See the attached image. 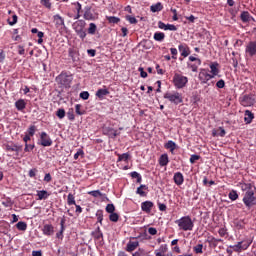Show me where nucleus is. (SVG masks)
<instances>
[{
  "label": "nucleus",
  "instance_id": "nucleus-1",
  "mask_svg": "<svg viewBox=\"0 0 256 256\" xmlns=\"http://www.w3.org/2000/svg\"><path fill=\"white\" fill-rule=\"evenodd\" d=\"M242 191H245L244 197L242 199L245 207L251 209L255 205V187L251 183H244L241 185Z\"/></svg>",
  "mask_w": 256,
  "mask_h": 256
},
{
  "label": "nucleus",
  "instance_id": "nucleus-2",
  "mask_svg": "<svg viewBox=\"0 0 256 256\" xmlns=\"http://www.w3.org/2000/svg\"><path fill=\"white\" fill-rule=\"evenodd\" d=\"M175 224L178 225L180 231H193L195 223L191 219V216H183L178 220H175Z\"/></svg>",
  "mask_w": 256,
  "mask_h": 256
},
{
  "label": "nucleus",
  "instance_id": "nucleus-3",
  "mask_svg": "<svg viewBox=\"0 0 256 256\" xmlns=\"http://www.w3.org/2000/svg\"><path fill=\"white\" fill-rule=\"evenodd\" d=\"M73 82V76L67 74V72H62L56 77V83L60 85L63 89H69L71 87V83Z\"/></svg>",
  "mask_w": 256,
  "mask_h": 256
},
{
  "label": "nucleus",
  "instance_id": "nucleus-4",
  "mask_svg": "<svg viewBox=\"0 0 256 256\" xmlns=\"http://www.w3.org/2000/svg\"><path fill=\"white\" fill-rule=\"evenodd\" d=\"M85 25H87L85 23V20H78L74 22L72 25L75 33L78 35L80 39H82V41L83 39H85V37H87V32L85 31Z\"/></svg>",
  "mask_w": 256,
  "mask_h": 256
},
{
  "label": "nucleus",
  "instance_id": "nucleus-5",
  "mask_svg": "<svg viewBox=\"0 0 256 256\" xmlns=\"http://www.w3.org/2000/svg\"><path fill=\"white\" fill-rule=\"evenodd\" d=\"M253 241L251 240H242L237 242L235 245H230V249L233 253H242V251H247L248 247H251Z\"/></svg>",
  "mask_w": 256,
  "mask_h": 256
},
{
  "label": "nucleus",
  "instance_id": "nucleus-6",
  "mask_svg": "<svg viewBox=\"0 0 256 256\" xmlns=\"http://www.w3.org/2000/svg\"><path fill=\"white\" fill-rule=\"evenodd\" d=\"M187 83H189V78L183 76V74L175 73L173 76V85L176 89H183Z\"/></svg>",
  "mask_w": 256,
  "mask_h": 256
},
{
  "label": "nucleus",
  "instance_id": "nucleus-7",
  "mask_svg": "<svg viewBox=\"0 0 256 256\" xmlns=\"http://www.w3.org/2000/svg\"><path fill=\"white\" fill-rule=\"evenodd\" d=\"M3 147L7 153H16V155H19L23 151V145L15 144L13 141L5 143Z\"/></svg>",
  "mask_w": 256,
  "mask_h": 256
},
{
  "label": "nucleus",
  "instance_id": "nucleus-8",
  "mask_svg": "<svg viewBox=\"0 0 256 256\" xmlns=\"http://www.w3.org/2000/svg\"><path fill=\"white\" fill-rule=\"evenodd\" d=\"M164 99H168L170 103H173L174 105H179L183 103V96L179 92H167L164 94Z\"/></svg>",
  "mask_w": 256,
  "mask_h": 256
},
{
  "label": "nucleus",
  "instance_id": "nucleus-9",
  "mask_svg": "<svg viewBox=\"0 0 256 256\" xmlns=\"http://www.w3.org/2000/svg\"><path fill=\"white\" fill-rule=\"evenodd\" d=\"M256 55V41H250L245 46V57H255Z\"/></svg>",
  "mask_w": 256,
  "mask_h": 256
},
{
  "label": "nucleus",
  "instance_id": "nucleus-10",
  "mask_svg": "<svg viewBox=\"0 0 256 256\" xmlns=\"http://www.w3.org/2000/svg\"><path fill=\"white\" fill-rule=\"evenodd\" d=\"M240 103L243 107H252V105H255V96L252 94L244 95L240 97Z\"/></svg>",
  "mask_w": 256,
  "mask_h": 256
},
{
  "label": "nucleus",
  "instance_id": "nucleus-11",
  "mask_svg": "<svg viewBox=\"0 0 256 256\" xmlns=\"http://www.w3.org/2000/svg\"><path fill=\"white\" fill-rule=\"evenodd\" d=\"M40 145L42 147H51V145H53V140L51 139V136L47 134V132H41Z\"/></svg>",
  "mask_w": 256,
  "mask_h": 256
},
{
  "label": "nucleus",
  "instance_id": "nucleus-12",
  "mask_svg": "<svg viewBox=\"0 0 256 256\" xmlns=\"http://www.w3.org/2000/svg\"><path fill=\"white\" fill-rule=\"evenodd\" d=\"M198 79L201 81V83L205 84L210 81V79H213V76H211L206 69L202 68L198 74Z\"/></svg>",
  "mask_w": 256,
  "mask_h": 256
},
{
  "label": "nucleus",
  "instance_id": "nucleus-13",
  "mask_svg": "<svg viewBox=\"0 0 256 256\" xmlns=\"http://www.w3.org/2000/svg\"><path fill=\"white\" fill-rule=\"evenodd\" d=\"M178 51L180 52L181 57H189L191 55V49L186 43H182L178 46Z\"/></svg>",
  "mask_w": 256,
  "mask_h": 256
},
{
  "label": "nucleus",
  "instance_id": "nucleus-14",
  "mask_svg": "<svg viewBox=\"0 0 256 256\" xmlns=\"http://www.w3.org/2000/svg\"><path fill=\"white\" fill-rule=\"evenodd\" d=\"M42 233L43 235H45L46 237H51L54 235L55 233V227L52 226V224H45L42 227Z\"/></svg>",
  "mask_w": 256,
  "mask_h": 256
},
{
  "label": "nucleus",
  "instance_id": "nucleus-15",
  "mask_svg": "<svg viewBox=\"0 0 256 256\" xmlns=\"http://www.w3.org/2000/svg\"><path fill=\"white\" fill-rule=\"evenodd\" d=\"M53 19H54L55 27L57 29H63V27H65V19H63L61 15L56 14L53 16Z\"/></svg>",
  "mask_w": 256,
  "mask_h": 256
},
{
  "label": "nucleus",
  "instance_id": "nucleus-16",
  "mask_svg": "<svg viewBox=\"0 0 256 256\" xmlns=\"http://www.w3.org/2000/svg\"><path fill=\"white\" fill-rule=\"evenodd\" d=\"M155 207V204L152 201H144L141 203V209L144 213H151V210Z\"/></svg>",
  "mask_w": 256,
  "mask_h": 256
},
{
  "label": "nucleus",
  "instance_id": "nucleus-17",
  "mask_svg": "<svg viewBox=\"0 0 256 256\" xmlns=\"http://www.w3.org/2000/svg\"><path fill=\"white\" fill-rule=\"evenodd\" d=\"M173 181L175 185H178V186L183 185V183H185V177L183 176V173L181 172L174 173Z\"/></svg>",
  "mask_w": 256,
  "mask_h": 256
},
{
  "label": "nucleus",
  "instance_id": "nucleus-18",
  "mask_svg": "<svg viewBox=\"0 0 256 256\" xmlns=\"http://www.w3.org/2000/svg\"><path fill=\"white\" fill-rule=\"evenodd\" d=\"M83 17L86 21H93V19H95V15H93V12L91 11V6L84 7Z\"/></svg>",
  "mask_w": 256,
  "mask_h": 256
},
{
  "label": "nucleus",
  "instance_id": "nucleus-19",
  "mask_svg": "<svg viewBox=\"0 0 256 256\" xmlns=\"http://www.w3.org/2000/svg\"><path fill=\"white\" fill-rule=\"evenodd\" d=\"M147 191H149V186L145 184H141L137 190L136 194L139 195L140 197H146L147 196Z\"/></svg>",
  "mask_w": 256,
  "mask_h": 256
},
{
  "label": "nucleus",
  "instance_id": "nucleus-20",
  "mask_svg": "<svg viewBox=\"0 0 256 256\" xmlns=\"http://www.w3.org/2000/svg\"><path fill=\"white\" fill-rule=\"evenodd\" d=\"M137 247H139V241L130 240L126 245V251L128 253H133Z\"/></svg>",
  "mask_w": 256,
  "mask_h": 256
},
{
  "label": "nucleus",
  "instance_id": "nucleus-21",
  "mask_svg": "<svg viewBox=\"0 0 256 256\" xmlns=\"http://www.w3.org/2000/svg\"><path fill=\"white\" fill-rule=\"evenodd\" d=\"M219 63L214 62L212 64H210V75L211 77H217V75H219Z\"/></svg>",
  "mask_w": 256,
  "mask_h": 256
},
{
  "label": "nucleus",
  "instance_id": "nucleus-22",
  "mask_svg": "<svg viewBox=\"0 0 256 256\" xmlns=\"http://www.w3.org/2000/svg\"><path fill=\"white\" fill-rule=\"evenodd\" d=\"M51 193H48L47 190H37L36 196L38 197V201H43L45 199H49Z\"/></svg>",
  "mask_w": 256,
  "mask_h": 256
},
{
  "label": "nucleus",
  "instance_id": "nucleus-23",
  "mask_svg": "<svg viewBox=\"0 0 256 256\" xmlns=\"http://www.w3.org/2000/svg\"><path fill=\"white\" fill-rule=\"evenodd\" d=\"M165 149H169L172 155H175V149H177V143L172 140H169L165 145Z\"/></svg>",
  "mask_w": 256,
  "mask_h": 256
},
{
  "label": "nucleus",
  "instance_id": "nucleus-24",
  "mask_svg": "<svg viewBox=\"0 0 256 256\" xmlns=\"http://www.w3.org/2000/svg\"><path fill=\"white\" fill-rule=\"evenodd\" d=\"M244 115H245L244 121H245V123H246L247 125H249L250 123H252V122H253V119H255V115H254L251 111H249V110H246V111L244 112Z\"/></svg>",
  "mask_w": 256,
  "mask_h": 256
},
{
  "label": "nucleus",
  "instance_id": "nucleus-25",
  "mask_svg": "<svg viewBox=\"0 0 256 256\" xmlns=\"http://www.w3.org/2000/svg\"><path fill=\"white\" fill-rule=\"evenodd\" d=\"M158 161H159L160 167H167V165H169V155L162 154Z\"/></svg>",
  "mask_w": 256,
  "mask_h": 256
},
{
  "label": "nucleus",
  "instance_id": "nucleus-26",
  "mask_svg": "<svg viewBox=\"0 0 256 256\" xmlns=\"http://www.w3.org/2000/svg\"><path fill=\"white\" fill-rule=\"evenodd\" d=\"M240 19H241L242 23H249V21H251V19H253V17L251 16V14H249L248 11H243L240 15Z\"/></svg>",
  "mask_w": 256,
  "mask_h": 256
},
{
  "label": "nucleus",
  "instance_id": "nucleus-27",
  "mask_svg": "<svg viewBox=\"0 0 256 256\" xmlns=\"http://www.w3.org/2000/svg\"><path fill=\"white\" fill-rule=\"evenodd\" d=\"M15 107L17 111H24V109L27 107V102H25L23 99H19L15 102Z\"/></svg>",
  "mask_w": 256,
  "mask_h": 256
},
{
  "label": "nucleus",
  "instance_id": "nucleus-28",
  "mask_svg": "<svg viewBox=\"0 0 256 256\" xmlns=\"http://www.w3.org/2000/svg\"><path fill=\"white\" fill-rule=\"evenodd\" d=\"M150 11L152 13H159V11H163V4L161 2H158L156 4L151 5Z\"/></svg>",
  "mask_w": 256,
  "mask_h": 256
},
{
  "label": "nucleus",
  "instance_id": "nucleus-29",
  "mask_svg": "<svg viewBox=\"0 0 256 256\" xmlns=\"http://www.w3.org/2000/svg\"><path fill=\"white\" fill-rule=\"evenodd\" d=\"M129 159H131V154H129V152L123 153V154H118L117 163H119L121 161H125V163H129Z\"/></svg>",
  "mask_w": 256,
  "mask_h": 256
},
{
  "label": "nucleus",
  "instance_id": "nucleus-30",
  "mask_svg": "<svg viewBox=\"0 0 256 256\" xmlns=\"http://www.w3.org/2000/svg\"><path fill=\"white\" fill-rule=\"evenodd\" d=\"M106 95H109V90L107 88L98 89L96 91V97H98V99H104V97H106Z\"/></svg>",
  "mask_w": 256,
  "mask_h": 256
},
{
  "label": "nucleus",
  "instance_id": "nucleus-31",
  "mask_svg": "<svg viewBox=\"0 0 256 256\" xmlns=\"http://www.w3.org/2000/svg\"><path fill=\"white\" fill-rule=\"evenodd\" d=\"M167 251H169V247L167 246V244H162L160 245L158 250L154 251L155 256H157V253H161L162 254H166Z\"/></svg>",
  "mask_w": 256,
  "mask_h": 256
},
{
  "label": "nucleus",
  "instance_id": "nucleus-32",
  "mask_svg": "<svg viewBox=\"0 0 256 256\" xmlns=\"http://www.w3.org/2000/svg\"><path fill=\"white\" fill-rule=\"evenodd\" d=\"M92 237L97 239H103V232H101V227H97L95 231L92 232Z\"/></svg>",
  "mask_w": 256,
  "mask_h": 256
},
{
  "label": "nucleus",
  "instance_id": "nucleus-33",
  "mask_svg": "<svg viewBox=\"0 0 256 256\" xmlns=\"http://www.w3.org/2000/svg\"><path fill=\"white\" fill-rule=\"evenodd\" d=\"M130 176L132 179H137L136 183H141L143 181V177L138 172L134 171L130 173Z\"/></svg>",
  "mask_w": 256,
  "mask_h": 256
},
{
  "label": "nucleus",
  "instance_id": "nucleus-34",
  "mask_svg": "<svg viewBox=\"0 0 256 256\" xmlns=\"http://www.w3.org/2000/svg\"><path fill=\"white\" fill-rule=\"evenodd\" d=\"M207 243H209V245L211 247H213L215 249V247H217V245H219V242H217V238L211 236V237H208L207 239Z\"/></svg>",
  "mask_w": 256,
  "mask_h": 256
},
{
  "label": "nucleus",
  "instance_id": "nucleus-35",
  "mask_svg": "<svg viewBox=\"0 0 256 256\" xmlns=\"http://www.w3.org/2000/svg\"><path fill=\"white\" fill-rule=\"evenodd\" d=\"M164 40H165V33H163V32H156L154 34V41L161 42V41H164Z\"/></svg>",
  "mask_w": 256,
  "mask_h": 256
},
{
  "label": "nucleus",
  "instance_id": "nucleus-36",
  "mask_svg": "<svg viewBox=\"0 0 256 256\" xmlns=\"http://www.w3.org/2000/svg\"><path fill=\"white\" fill-rule=\"evenodd\" d=\"M67 205H77V202H75V195H73L72 193H69L67 196Z\"/></svg>",
  "mask_w": 256,
  "mask_h": 256
},
{
  "label": "nucleus",
  "instance_id": "nucleus-37",
  "mask_svg": "<svg viewBox=\"0 0 256 256\" xmlns=\"http://www.w3.org/2000/svg\"><path fill=\"white\" fill-rule=\"evenodd\" d=\"M228 197L231 201H237L239 199V194H237V190H232L229 192Z\"/></svg>",
  "mask_w": 256,
  "mask_h": 256
},
{
  "label": "nucleus",
  "instance_id": "nucleus-38",
  "mask_svg": "<svg viewBox=\"0 0 256 256\" xmlns=\"http://www.w3.org/2000/svg\"><path fill=\"white\" fill-rule=\"evenodd\" d=\"M16 229H18V231H27V224L23 221H20L16 224Z\"/></svg>",
  "mask_w": 256,
  "mask_h": 256
},
{
  "label": "nucleus",
  "instance_id": "nucleus-39",
  "mask_svg": "<svg viewBox=\"0 0 256 256\" xmlns=\"http://www.w3.org/2000/svg\"><path fill=\"white\" fill-rule=\"evenodd\" d=\"M193 251H194V253H196V255H202V253H203V244H198V245L194 246Z\"/></svg>",
  "mask_w": 256,
  "mask_h": 256
},
{
  "label": "nucleus",
  "instance_id": "nucleus-40",
  "mask_svg": "<svg viewBox=\"0 0 256 256\" xmlns=\"http://www.w3.org/2000/svg\"><path fill=\"white\" fill-rule=\"evenodd\" d=\"M96 32H97V25H95V23H90L88 28L89 35H95Z\"/></svg>",
  "mask_w": 256,
  "mask_h": 256
},
{
  "label": "nucleus",
  "instance_id": "nucleus-41",
  "mask_svg": "<svg viewBox=\"0 0 256 256\" xmlns=\"http://www.w3.org/2000/svg\"><path fill=\"white\" fill-rule=\"evenodd\" d=\"M187 67L188 69H191V71L193 73H197L198 69H199V63H195V64H191V63H187Z\"/></svg>",
  "mask_w": 256,
  "mask_h": 256
},
{
  "label": "nucleus",
  "instance_id": "nucleus-42",
  "mask_svg": "<svg viewBox=\"0 0 256 256\" xmlns=\"http://www.w3.org/2000/svg\"><path fill=\"white\" fill-rule=\"evenodd\" d=\"M66 115L69 121H75V111L73 108H70Z\"/></svg>",
  "mask_w": 256,
  "mask_h": 256
},
{
  "label": "nucleus",
  "instance_id": "nucleus-43",
  "mask_svg": "<svg viewBox=\"0 0 256 256\" xmlns=\"http://www.w3.org/2000/svg\"><path fill=\"white\" fill-rule=\"evenodd\" d=\"M79 157H81V159H83V157H85V152L83 151V149H78L77 152L74 154L75 161H77V159H79Z\"/></svg>",
  "mask_w": 256,
  "mask_h": 256
},
{
  "label": "nucleus",
  "instance_id": "nucleus-44",
  "mask_svg": "<svg viewBox=\"0 0 256 256\" xmlns=\"http://www.w3.org/2000/svg\"><path fill=\"white\" fill-rule=\"evenodd\" d=\"M96 217L98 223H100V225H103V210H97Z\"/></svg>",
  "mask_w": 256,
  "mask_h": 256
},
{
  "label": "nucleus",
  "instance_id": "nucleus-45",
  "mask_svg": "<svg viewBox=\"0 0 256 256\" xmlns=\"http://www.w3.org/2000/svg\"><path fill=\"white\" fill-rule=\"evenodd\" d=\"M107 21H108V23L117 24V23H119V21H121V19L116 16H108Z\"/></svg>",
  "mask_w": 256,
  "mask_h": 256
},
{
  "label": "nucleus",
  "instance_id": "nucleus-46",
  "mask_svg": "<svg viewBox=\"0 0 256 256\" xmlns=\"http://www.w3.org/2000/svg\"><path fill=\"white\" fill-rule=\"evenodd\" d=\"M109 220L112 221V223H117V221H119V214L112 212V214L109 215Z\"/></svg>",
  "mask_w": 256,
  "mask_h": 256
},
{
  "label": "nucleus",
  "instance_id": "nucleus-47",
  "mask_svg": "<svg viewBox=\"0 0 256 256\" xmlns=\"http://www.w3.org/2000/svg\"><path fill=\"white\" fill-rule=\"evenodd\" d=\"M83 106L81 104L75 105L76 115H85V110H81Z\"/></svg>",
  "mask_w": 256,
  "mask_h": 256
},
{
  "label": "nucleus",
  "instance_id": "nucleus-48",
  "mask_svg": "<svg viewBox=\"0 0 256 256\" xmlns=\"http://www.w3.org/2000/svg\"><path fill=\"white\" fill-rule=\"evenodd\" d=\"M56 116L58 119H64L65 118V109L60 108L56 111Z\"/></svg>",
  "mask_w": 256,
  "mask_h": 256
},
{
  "label": "nucleus",
  "instance_id": "nucleus-49",
  "mask_svg": "<svg viewBox=\"0 0 256 256\" xmlns=\"http://www.w3.org/2000/svg\"><path fill=\"white\" fill-rule=\"evenodd\" d=\"M88 195H91L92 197H103V193L99 190H93L88 192Z\"/></svg>",
  "mask_w": 256,
  "mask_h": 256
},
{
  "label": "nucleus",
  "instance_id": "nucleus-50",
  "mask_svg": "<svg viewBox=\"0 0 256 256\" xmlns=\"http://www.w3.org/2000/svg\"><path fill=\"white\" fill-rule=\"evenodd\" d=\"M199 159H201L200 155H197V154L191 155L190 156V163H191V165H195V162L199 161Z\"/></svg>",
  "mask_w": 256,
  "mask_h": 256
},
{
  "label": "nucleus",
  "instance_id": "nucleus-51",
  "mask_svg": "<svg viewBox=\"0 0 256 256\" xmlns=\"http://www.w3.org/2000/svg\"><path fill=\"white\" fill-rule=\"evenodd\" d=\"M126 21H129V23L131 25H137L138 21L137 18L133 17V16H126Z\"/></svg>",
  "mask_w": 256,
  "mask_h": 256
},
{
  "label": "nucleus",
  "instance_id": "nucleus-52",
  "mask_svg": "<svg viewBox=\"0 0 256 256\" xmlns=\"http://www.w3.org/2000/svg\"><path fill=\"white\" fill-rule=\"evenodd\" d=\"M37 131V127L35 125H32L28 128V135L30 137H33L35 135V132Z\"/></svg>",
  "mask_w": 256,
  "mask_h": 256
},
{
  "label": "nucleus",
  "instance_id": "nucleus-53",
  "mask_svg": "<svg viewBox=\"0 0 256 256\" xmlns=\"http://www.w3.org/2000/svg\"><path fill=\"white\" fill-rule=\"evenodd\" d=\"M106 212H107V213H110V214L115 213V205H113V204H107V206H106Z\"/></svg>",
  "mask_w": 256,
  "mask_h": 256
},
{
  "label": "nucleus",
  "instance_id": "nucleus-54",
  "mask_svg": "<svg viewBox=\"0 0 256 256\" xmlns=\"http://www.w3.org/2000/svg\"><path fill=\"white\" fill-rule=\"evenodd\" d=\"M34 149H35V144L33 145L28 143L25 144V148H24L25 153H29V151H33Z\"/></svg>",
  "mask_w": 256,
  "mask_h": 256
},
{
  "label": "nucleus",
  "instance_id": "nucleus-55",
  "mask_svg": "<svg viewBox=\"0 0 256 256\" xmlns=\"http://www.w3.org/2000/svg\"><path fill=\"white\" fill-rule=\"evenodd\" d=\"M216 87L218 89H224L225 88V80L220 79L218 82H216Z\"/></svg>",
  "mask_w": 256,
  "mask_h": 256
},
{
  "label": "nucleus",
  "instance_id": "nucleus-56",
  "mask_svg": "<svg viewBox=\"0 0 256 256\" xmlns=\"http://www.w3.org/2000/svg\"><path fill=\"white\" fill-rule=\"evenodd\" d=\"M41 5L46 7V9H51V0H41Z\"/></svg>",
  "mask_w": 256,
  "mask_h": 256
},
{
  "label": "nucleus",
  "instance_id": "nucleus-57",
  "mask_svg": "<svg viewBox=\"0 0 256 256\" xmlns=\"http://www.w3.org/2000/svg\"><path fill=\"white\" fill-rule=\"evenodd\" d=\"M2 205L4 207H13V202L11 201V199L7 198L5 201L2 202Z\"/></svg>",
  "mask_w": 256,
  "mask_h": 256
},
{
  "label": "nucleus",
  "instance_id": "nucleus-58",
  "mask_svg": "<svg viewBox=\"0 0 256 256\" xmlns=\"http://www.w3.org/2000/svg\"><path fill=\"white\" fill-rule=\"evenodd\" d=\"M165 31H177V26L173 24H166Z\"/></svg>",
  "mask_w": 256,
  "mask_h": 256
},
{
  "label": "nucleus",
  "instance_id": "nucleus-59",
  "mask_svg": "<svg viewBox=\"0 0 256 256\" xmlns=\"http://www.w3.org/2000/svg\"><path fill=\"white\" fill-rule=\"evenodd\" d=\"M38 39V44L41 45L43 43V37H45V33H43L42 31H39L37 34Z\"/></svg>",
  "mask_w": 256,
  "mask_h": 256
},
{
  "label": "nucleus",
  "instance_id": "nucleus-60",
  "mask_svg": "<svg viewBox=\"0 0 256 256\" xmlns=\"http://www.w3.org/2000/svg\"><path fill=\"white\" fill-rule=\"evenodd\" d=\"M17 20H18L17 14H14V15L12 16V21L8 20V24L13 27V25H16Z\"/></svg>",
  "mask_w": 256,
  "mask_h": 256
},
{
  "label": "nucleus",
  "instance_id": "nucleus-61",
  "mask_svg": "<svg viewBox=\"0 0 256 256\" xmlns=\"http://www.w3.org/2000/svg\"><path fill=\"white\" fill-rule=\"evenodd\" d=\"M80 99H83L84 101H87L89 99V93L87 91H83L80 93Z\"/></svg>",
  "mask_w": 256,
  "mask_h": 256
},
{
  "label": "nucleus",
  "instance_id": "nucleus-62",
  "mask_svg": "<svg viewBox=\"0 0 256 256\" xmlns=\"http://www.w3.org/2000/svg\"><path fill=\"white\" fill-rule=\"evenodd\" d=\"M138 71L140 73V77H142L143 79H146L147 77V72H145V70L143 69V67H139Z\"/></svg>",
  "mask_w": 256,
  "mask_h": 256
},
{
  "label": "nucleus",
  "instance_id": "nucleus-63",
  "mask_svg": "<svg viewBox=\"0 0 256 256\" xmlns=\"http://www.w3.org/2000/svg\"><path fill=\"white\" fill-rule=\"evenodd\" d=\"M63 233H65V229L60 228V231L56 233V238L57 239H63Z\"/></svg>",
  "mask_w": 256,
  "mask_h": 256
},
{
  "label": "nucleus",
  "instance_id": "nucleus-64",
  "mask_svg": "<svg viewBox=\"0 0 256 256\" xmlns=\"http://www.w3.org/2000/svg\"><path fill=\"white\" fill-rule=\"evenodd\" d=\"M149 235H157V228L150 227L148 228Z\"/></svg>",
  "mask_w": 256,
  "mask_h": 256
}]
</instances>
